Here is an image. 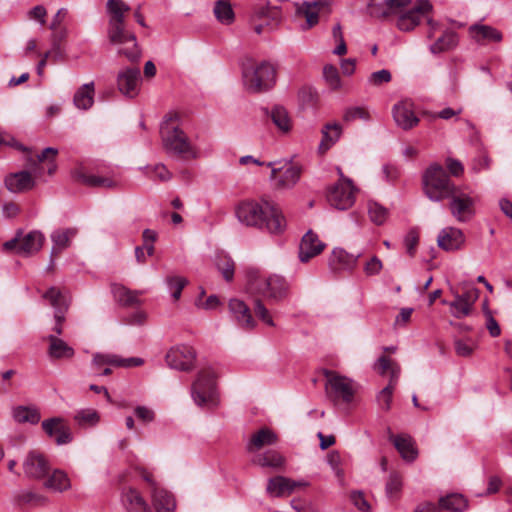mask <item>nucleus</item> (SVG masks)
Returning <instances> with one entry per match:
<instances>
[{"mask_svg": "<svg viewBox=\"0 0 512 512\" xmlns=\"http://www.w3.org/2000/svg\"><path fill=\"white\" fill-rule=\"evenodd\" d=\"M389 439L405 461L412 462L417 458L418 452L410 436L391 434Z\"/></svg>", "mask_w": 512, "mask_h": 512, "instance_id": "f704fd0d", "label": "nucleus"}, {"mask_svg": "<svg viewBox=\"0 0 512 512\" xmlns=\"http://www.w3.org/2000/svg\"><path fill=\"white\" fill-rule=\"evenodd\" d=\"M423 190L433 202H441L453 193L456 186L445 169L437 164H431L423 174Z\"/></svg>", "mask_w": 512, "mask_h": 512, "instance_id": "7ed1b4c3", "label": "nucleus"}, {"mask_svg": "<svg viewBox=\"0 0 512 512\" xmlns=\"http://www.w3.org/2000/svg\"><path fill=\"white\" fill-rule=\"evenodd\" d=\"M242 74L244 86L251 93L267 91L275 83V69L268 62L248 60L243 65Z\"/></svg>", "mask_w": 512, "mask_h": 512, "instance_id": "39448f33", "label": "nucleus"}, {"mask_svg": "<svg viewBox=\"0 0 512 512\" xmlns=\"http://www.w3.org/2000/svg\"><path fill=\"white\" fill-rule=\"evenodd\" d=\"M95 84L93 81L81 85L75 92L73 103L80 110H89L94 104Z\"/></svg>", "mask_w": 512, "mask_h": 512, "instance_id": "e433bc0d", "label": "nucleus"}, {"mask_svg": "<svg viewBox=\"0 0 512 512\" xmlns=\"http://www.w3.org/2000/svg\"><path fill=\"white\" fill-rule=\"evenodd\" d=\"M141 72L137 67H125L117 74L118 90L128 98H134L140 91Z\"/></svg>", "mask_w": 512, "mask_h": 512, "instance_id": "f3484780", "label": "nucleus"}, {"mask_svg": "<svg viewBox=\"0 0 512 512\" xmlns=\"http://www.w3.org/2000/svg\"><path fill=\"white\" fill-rule=\"evenodd\" d=\"M11 415L13 420L19 424H37L41 419L38 408L34 405H18L12 408Z\"/></svg>", "mask_w": 512, "mask_h": 512, "instance_id": "c9c22d12", "label": "nucleus"}, {"mask_svg": "<svg viewBox=\"0 0 512 512\" xmlns=\"http://www.w3.org/2000/svg\"><path fill=\"white\" fill-rule=\"evenodd\" d=\"M442 304L449 306L451 315L457 319L465 318L473 311V308L470 305L461 300L459 293L457 292L454 293L453 301L442 300Z\"/></svg>", "mask_w": 512, "mask_h": 512, "instance_id": "49530a36", "label": "nucleus"}, {"mask_svg": "<svg viewBox=\"0 0 512 512\" xmlns=\"http://www.w3.org/2000/svg\"><path fill=\"white\" fill-rule=\"evenodd\" d=\"M49 346L47 349L48 356L53 360H69L74 357L75 350L63 339L57 335L51 334L47 336Z\"/></svg>", "mask_w": 512, "mask_h": 512, "instance_id": "c85d7f7f", "label": "nucleus"}, {"mask_svg": "<svg viewBox=\"0 0 512 512\" xmlns=\"http://www.w3.org/2000/svg\"><path fill=\"white\" fill-rule=\"evenodd\" d=\"M74 177L77 181L90 187L115 188L119 183L113 176L89 174L82 168L75 170Z\"/></svg>", "mask_w": 512, "mask_h": 512, "instance_id": "c756f323", "label": "nucleus"}, {"mask_svg": "<svg viewBox=\"0 0 512 512\" xmlns=\"http://www.w3.org/2000/svg\"><path fill=\"white\" fill-rule=\"evenodd\" d=\"M392 113L397 126L403 130H410L419 123V118L415 115L413 104L410 101H401L395 104Z\"/></svg>", "mask_w": 512, "mask_h": 512, "instance_id": "4be33fe9", "label": "nucleus"}, {"mask_svg": "<svg viewBox=\"0 0 512 512\" xmlns=\"http://www.w3.org/2000/svg\"><path fill=\"white\" fill-rule=\"evenodd\" d=\"M254 312L256 317L261 320L263 323L270 327L275 326V322L270 314V311L266 308L263 301L260 299H255L254 301Z\"/></svg>", "mask_w": 512, "mask_h": 512, "instance_id": "13d9d810", "label": "nucleus"}, {"mask_svg": "<svg viewBox=\"0 0 512 512\" xmlns=\"http://www.w3.org/2000/svg\"><path fill=\"white\" fill-rule=\"evenodd\" d=\"M45 237L37 230L22 235L18 232L16 236L3 244L5 250H16L17 253L30 256L37 253L43 246Z\"/></svg>", "mask_w": 512, "mask_h": 512, "instance_id": "4468645a", "label": "nucleus"}, {"mask_svg": "<svg viewBox=\"0 0 512 512\" xmlns=\"http://www.w3.org/2000/svg\"><path fill=\"white\" fill-rule=\"evenodd\" d=\"M45 433L55 439L58 445H64L72 441L71 430L60 417H54L42 422Z\"/></svg>", "mask_w": 512, "mask_h": 512, "instance_id": "412c9836", "label": "nucleus"}, {"mask_svg": "<svg viewBox=\"0 0 512 512\" xmlns=\"http://www.w3.org/2000/svg\"><path fill=\"white\" fill-rule=\"evenodd\" d=\"M229 311L238 326L242 329L253 330L256 327L257 323L244 301L231 299L229 301Z\"/></svg>", "mask_w": 512, "mask_h": 512, "instance_id": "5701e85b", "label": "nucleus"}, {"mask_svg": "<svg viewBox=\"0 0 512 512\" xmlns=\"http://www.w3.org/2000/svg\"><path fill=\"white\" fill-rule=\"evenodd\" d=\"M109 42L116 46L118 56L125 57L131 63H137L142 56L136 35L126 29L125 22L108 24Z\"/></svg>", "mask_w": 512, "mask_h": 512, "instance_id": "20e7f679", "label": "nucleus"}, {"mask_svg": "<svg viewBox=\"0 0 512 512\" xmlns=\"http://www.w3.org/2000/svg\"><path fill=\"white\" fill-rule=\"evenodd\" d=\"M196 306L200 309L204 310H214L220 306V300L215 295H210L208 298L203 299L202 296L198 297L196 300Z\"/></svg>", "mask_w": 512, "mask_h": 512, "instance_id": "69168bd1", "label": "nucleus"}, {"mask_svg": "<svg viewBox=\"0 0 512 512\" xmlns=\"http://www.w3.org/2000/svg\"><path fill=\"white\" fill-rule=\"evenodd\" d=\"M342 134V127L337 123L326 124L322 129V141L319 145V151L325 153L334 145Z\"/></svg>", "mask_w": 512, "mask_h": 512, "instance_id": "79ce46f5", "label": "nucleus"}, {"mask_svg": "<svg viewBox=\"0 0 512 512\" xmlns=\"http://www.w3.org/2000/svg\"><path fill=\"white\" fill-rule=\"evenodd\" d=\"M324 376L326 377L325 391L332 401L352 402L356 393V387L352 379L331 370H324Z\"/></svg>", "mask_w": 512, "mask_h": 512, "instance_id": "1a4fd4ad", "label": "nucleus"}, {"mask_svg": "<svg viewBox=\"0 0 512 512\" xmlns=\"http://www.w3.org/2000/svg\"><path fill=\"white\" fill-rule=\"evenodd\" d=\"M448 199L450 213L458 222H467L473 218L476 197L471 191L458 186Z\"/></svg>", "mask_w": 512, "mask_h": 512, "instance_id": "9d476101", "label": "nucleus"}, {"mask_svg": "<svg viewBox=\"0 0 512 512\" xmlns=\"http://www.w3.org/2000/svg\"><path fill=\"white\" fill-rule=\"evenodd\" d=\"M357 119L369 121L371 119L369 110L364 106H353L345 109L343 114L345 122H352Z\"/></svg>", "mask_w": 512, "mask_h": 512, "instance_id": "5fc2aeb1", "label": "nucleus"}, {"mask_svg": "<svg viewBox=\"0 0 512 512\" xmlns=\"http://www.w3.org/2000/svg\"><path fill=\"white\" fill-rule=\"evenodd\" d=\"M278 441V436L269 428H262L254 433L247 444L250 452L260 450L264 446L274 445Z\"/></svg>", "mask_w": 512, "mask_h": 512, "instance_id": "58836bf2", "label": "nucleus"}, {"mask_svg": "<svg viewBox=\"0 0 512 512\" xmlns=\"http://www.w3.org/2000/svg\"><path fill=\"white\" fill-rule=\"evenodd\" d=\"M469 34L471 38L479 44L499 43L503 39L501 31L498 29L483 24H474L469 27Z\"/></svg>", "mask_w": 512, "mask_h": 512, "instance_id": "cd10ccee", "label": "nucleus"}, {"mask_svg": "<svg viewBox=\"0 0 512 512\" xmlns=\"http://www.w3.org/2000/svg\"><path fill=\"white\" fill-rule=\"evenodd\" d=\"M323 76L331 89L337 90L341 87L340 75L335 66L325 65L323 68Z\"/></svg>", "mask_w": 512, "mask_h": 512, "instance_id": "4d7b16f0", "label": "nucleus"}, {"mask_svg": "<svg viewBox=\"0 0 512 512\" xmlns=\"http://www.w3.org/2000/svg\"><path fill=\"white\" fill-rule=\"evenodd\" d=\"M152 502L156 512H174L176 502L171 493L159 487L152 491Z\"/></svg>", "mask_w": 512, "mask_h": 512, "instance_id": "a19ab883", "label": "nucleus"}, {"mask_svg": "<svg viewBox=\"0 0 512 512\" xmlns=\"http://www.w3.org/2000/svg\"><path fill=\"white\" fill-rule=\"evenodd\" d=\"M267 214L265 215L264 227L272 234L282 233L286 227V221L281 211L276 207L265 203Z\"/></svg>", "mask_w": 512, "mask_h": 512, "instance_id": "ea45409f", "label": "nucleus"}, {"mask_svg": "<svg viewBox=\"0 0 512 512\" xmlns=\"http://www.w3.org/2000/svg\"><path fill=\"white\" fill-rule=\"evenodd\" d=\"M324 248L325 244L319 239L318 235L309 230L302 237L299 246V259L301 262H308L311 258L320 254Z\"/></svg>", "mask_w": 512, "mask_h": 512, "instance_id": "b1692460", "label": "nucleus"}, {"mask_svg": "<svg viewBox=\"0 0 512 512\" xmlns=\"http://www.w3.org/2000/svg\"><path fill=\"white\" fill-rule=\"evenodd\" d=\"M234 214L243 225L264 228L267 210L266 206L256 200L245 199L235 205Z\"/></svg>", "mask_w": 512, "mask_h": 512, "instance_id": "9b49d317", "label": "nucleus"}, {"mask_svg": "<svg viewBox=\"0 0 512 512\" xmlns=\"http://www.w3.org/2000/svg\"><path fill=\"white\" fill-rule=\"evenodd\" d=\"M306 482L295 481L287 477L276 476L270 478L267 484V492L274 497L290 495L297 488L305 487Z\"/></svg>", "mask_w": 512, "mask_h": 512, "instance_id": "393cba45", "label": "nucleus"}, {"mask_svg": "<svg viewBox=\"0 0 512 512\" xmlns=\"http://www.w3.org/2000/svg\"><path fill=\"white\" fill-rule=\"evenodd\" d=\"M165 283L174 300H178L181 296L183 288L187 285L188 280L182 276H167Z\"/></svg>", "mask_w": 512, "mask_h": 512, "instance_id": "603ef678", "label": "nucleus"}, {"mask_svg": "<svg viewBox=\"0 0 512 512\" xmlns=\"http://www.w3.org/2000/svg\"><path fill=\"white\" fill-rule=\"evenodd\" d=\"M391 79V72L387 69H381L370 74L368 83L372 86L380 87L383 84L389 83Z\"/></svg>", "mask_w": 512, "mask_h": 512, "instance_id": "bf43d9fd", "label": "nucleus"}, {"mask_svg": "<svg viewBox=\"0 0 512 512\" xmlns=\"http://www.w3.org/2000/svg\"><path fill=\"white\" fill-rule=\"evenodd\" d=\"M22 466L25 475L33 479L44 478L50 469L47 458L38 451H30L25 457Z\"/></svg>", "mask_w": 512, "mask_h": 512, "instance_id": "aec40b11", "label": "nucleus"}, {"mask_svg": "<svg viewBox=\"0 0 512 512\" xmlns=\"http://www.w3.org/2000/svg\"><path fill=\"white\" fill-rule=\"evenodd\" d=\"M429 0H417L416 4L407 12L401 14L397 20V27L402 31H411L419 25L421 18L432 11Z\"/></svg>", "mask_w": 512, "mask_h": 512, "instance_id": "a211bd4d", "label": "nucleus"}, {"mask_svg": "<svg viewBox=\"0 0 512 512\" xmlns=\"http://www.w3.org/2000/svg\"><path fill=\"white\" fill-rule=\"evenodd\" d=\"M111 292L114 300L123 306H134L139 303L138 292L131 291L123 285L112 284Z\"/></svg>", "mask_w": 512, "mask_h": 512, "instance_id": "37998d69", "label": "nucleus"}, {"mask_svg": "<svg viewBox=\"0 0 512 512\" xmlns=\"http://www.w3.org/2000/svg\"><path fill=\"white\" fill-rule=\"evenodd\" d=\"M351 500L353 504L362 512H370L371 507L364 497V494L360 491L351 493Z\"/></svg>", "mask_w": 512, "mask_h": 512, "instance_id": "774afa93", "label": "nucleus"}, {"mask_svg": "<svg viewBox=\"0 0 512 512\" xmlns=\"http://www.w3.org/2000/svg\"><path fill=\"white\" fill-rule=\"evenodd\" d=\"M247 288L251 293L262 295L277 303L288 297L290 286L282 276L263 277L257 270H249L247 272Z\"/></svg>", "mask_w": 512, "mask_h": 512, "instance_id": "f03ea898", "label": "nucleus"}, {"mask_svg": "<svg viewBox=\"0 0 512 512\" xmlns=\"http://www.w3.org/2000/svg\"><path fill=\"white\" fill-rule=\"evenodd\" d=\"M216 379L217 376L211 368L199 372L191 388V396L197 406L213 408L219 405L220 396Z\"/></svg>", "mask_w": 512, "mask_h": 512, "instance_id": "423d86ee", "label": "nucleus"}, {"mask_svg": "<svg viewBox=\"0 0 512 512\" xmlns=\"http://www.w3.org/2000/svg\"><path fill=\"white\" fill-rule=\"evenodd\" d=\"M196 359L195 350L188 345L172 347L166 354L167 365L176 370L188 371L194 366Z\"/></svg>", "mask_w": 512, "mask_h": 512, "instance_id": "2eb2a0df", "label": "nucleus"}, {"mask_svg": "<svg viewBox=\"0 0 512 512\" xmlns=\"http://www.w3.org/2000/svg\"><path fill=\"white\" fill-rule=\"evenodd\" d=\"M402 488V477L397 472H392L389 475L386 483V494L389 497H393L400 492Z\"/></svg>", "mask_w": 512, "mask_h": 512, "instance_id": "680f3d73", "label": "nucleus"}, {"mask_svg": "<svg viewBox=\"0 0 512 512\" xmlns=\"http://www.w3.org/2000/svg\"><path fill=\"white\" fill-rule=\"evenodd\" d=\"M374 370L381 376H384L387 373L390 375L389 384L384 387L377 396V402L380 408L384 411H388L391 408L392 395L398 382L401 368L398 363L383 355L380 356L374 364Z\"/></svg>", "mask_w": 512, "mask_h": 512, "instance_id": "6e6552de", "label": "nucleus"}, {"mask_svg": "<svg viewBox=\"0 0 512 512\" xmlns=\"http://www.w3.org/2000/svg\"><path fill=\"white\" fill-rule=\"evenodd\" d=\"M418 243H419V232L416 228H412L407 232V234L404 238V244L406 247V251L411 257H413L415 255Z\"/></svg>", "mask_w": 512, "mask_h": 512, "instance_id": "052dcab7", "label": "nucleus"}, {"mask_svg": "<svg viewBox=\"0 0 512 512\" xmlns=\"http://www.w3.org/2000/svg\"><path fill=\"white\" fill-rule=\"evenodd\" d=\"M136 417L143 423L153 422L155 419V412L146 406H137L134 409Z\"/></svg>", "mask_w": 512, "mask_h": 512, "instance_id": "338daca9", "label": "nucleus"}, {"mask_svg": "<svg viewBox=\"0 0 512 512\" xmlns=\"http://www.w3.org/2000/svg\"><path fill=\"white\" fill-rule=\"evenodd\" d=\"M74 420L82 427H90L99 422V414L93 409H83L76 412Z\"/></svg>", "mask_w": 512, "mask_h": 512, "instance_id": "864d4df0", "label": "nucleus"}, {"mask_svg": "<svg viewBox=\"0 0 512 512\" xmlns=\"http://www.w3.org/2000/svg\"><path fill=\"white\" fill-rule=\"evenodd\" d=\"M106 6L109 14L108 24L125 22V13L130 10V7L124 1L108 0Z\"/></svg>", "mask_w": 512, "mask_h": 512, "instance_id": "c03bdc74", "label": "nucleus"}, {"mask_svg": "<svg viewBox=\"0 0 512 512\" xmlns=\"http://www.w3.org/2000/svg\"><path fill=\"white\" fill-rule=\"evenodd\" d=\"M121 500L128 512H151L149 505L140 492L134 488H124Z\"/></svg>", "mask_w": 512, "mask_h": 512, "instance_id": "7c9ffc66", "label": "nucleus"}, {"mask_svg": "<svg viewBox=\"0 0 512 512\" xmlns=\"http://www.w3.org/2000/svg\"><path fill=\"white\" fill-rule=\"evenodd\" d=\"M457 34L453 31H445L430 47L432 53H441L457 45Z\"/></svg>", "mask_w": 512, "mask_h": 512, "instance_id": "09e8293b", "label": "nucleus"}, {"mask_svg": "<svg viewBox=\"0 0 512 512\" xmlns=\"http://www.w3.org/2000/svg\"><path fill=\"white\" fill-rule=\"evenodd\" d=\"M44 298L47 299L52 307L55 308V320L56 324L63 323L65 319V311L68 307V301L66 296H64L60 290H58L55 287H51L48 289L45 294Z\"/></svg>", "mask_w": 512, "mask_h": 512, "instance_id": "72a5a7b5", "label": "nucleus"}, {"mask_svg": "<svg viewBox=\"0 0 512 512\" xmlns=\"http://www.w3.org/2000/svg\"><path fill=\"white\" fill-rule=\"evenodd\" d=\"M254 462L261 467L279 468L284 464V458L277 451L268 450L263 454H259Z\"/></svg>", "mask_w": 512, "mask_h": 512, "instance_id": "8fccbe9b", "label": "nucleus"}, {"mask_svg": "<svg viewBox=\"0 0 512 512\" xmlns=\"http://www.w3.org/2000/svg\"><path fill=\"white\" fill-rule=\"evenodd\" d=\"M179 116L168 115L161 124L160 134L165 151L184 159L197 157V151L185 132L179 127Z\"/></svg>", "mask_w": 512, "mask_h": 512, "instance_id": "f257e3e1", "label": "nucleus"}, {"mask_svg": "<svg viewBox=\"0 0 512 512\" xmlns=\"http://www.w3.org/2000/svg\"><path fill=\"white\" fill-rule=\"evenodd\" d=\"M57 154V149L53 147H47L39 155H37V161L34 163V167L32 168L34 176L40 177L41 170L44 167L47 168L48 174L52 175L57 169V165L55 163Z\"/></svg>", "mask_w": 512, "mask_h": 512, "instance_id": "473e14b6", "label": "nucleus"}, {"mask_svg": "<svg viewBox=\"0 0 512 512\" xmlns=\"http://www.w3.org/2000/svg\"><path fill=\"white\" fill-rule=\"evenodd\" d=\"M383 268L382 261L377 256H372L364 265V272L367 276H375Z\"/></svg>", "mask_w": 512, "mask_h": 512, "instance_id": "0e129e2a", "label": "nucleus"}, {"mask_svg": "<svg viewBox=\"0 0 512 512\" xmlns=\"http://www.w3.org/2000/svg\"><path fill=\"white\" fill-rule=\"evenodd\" d=\"M298 98L302 106H312L317 101V93L313 88L305 86L299 90Z\"/></svg>", "mask_w": 512, "mask_h": 512, "instance_id": "e2e57ef3", "label": "nucleus"}, {"mask_svg": "<svg viewBox=\"0 0 512 512\" xmlns=\"http://www.w3.org/2000/svg\"><path fill=\"white\" fill-rule=\"evenodd\" d=\"M266 166L271 168L270 180L280 190L293 188L299 182L303 171L302 165L286 159L267 162Z\"/></svg>", "mask_w": 512, "mask_h": 512, "instance_id": "0eeeda50", "label": "nucleus"}, {"mask_svg": "<svg viewBox=\"0 0 512 512\" xmlns=\"http://www.w3.org/2000/svg\"><path fill=\"white\" fill-rule=\"evenodd\" d=\"M45 486L54 491L63 492L71 487L70 479L62 470H54L45 482Z\"/></svg>", "mask_w": 512, "mask_h": 512, "instance_id": "de8ad7c7", "label": "nucleus"}, {"mask_svg": "<svg viewBox=\"0 0 512 512\" xmlns=\"http://www.w3.org/2000/svg\"><path fill=\"white\" fill-rule=\"evenodd\" d=\"M144 364V360L140 357L123 358L113 353H96L93 355L92 366L95 369L105 367H121L130 368L138 367Z\"/></svg>", "mask_w": 512, "mask_h": 512, "instance_id": "6ab92c4d", "label": "nucleus"}, {"mask_svg": "<svg viewBox=\"0 0 512 512\" xmlns=\"http://www.w3.org/2000/svg\"><path fill=\"white\" fill-rule=\"evenodd\" d=\"M331 8L328 0L304 1L296 5V14L304 17L306 22L303 29H310L318 24L320 14H330Z\"/></svg>", "mask_w": 512, "mask_h": 512, "instance_id": "dca6fc26", "label": "nucleus"}, {"mask_svg": "<svg viewBox=\"0 0 512 512\" xmlns=\"http://www.w3.org/2000/svg\"><path fill=\"white\" fill-rule=\"evenodd\" d=\"M440 508H443L450 512H462L467 506L468 502L461 494H450L446 497H442L439 500Z\"/></svg>", "mask_w": 512, "mask_h": 512, "instance_id": "a18cd8bd", "label": "nucleus"}, {"mask_svg": "<svg viewBox=\"0 0 512 512\" xmlns=\"http://www.w3.org/2000/svg\"><path fill=\"white\" fill-rule=\"evenodd\" d=\"M339 173L341 179L328 189L327 201L335 209L347 210L355 202V188L351 180L344 178L341 171Z\"/></svg>", "mask_w": 512, "mask_h": 512, "instance_id": "ddd939ff", "label": "nucleus"}, {"mask_svg": "<svg viewBox=\"0 0 512 512\" xmlns=\"http://www.w3.org/2000/svg\"><path fill=\"white\" fill-rule=\"evenodd\" d=\"M465 238L463 232L455 227H447L441 230L438 235V246L445 251H455L464 244Z\"/></svg>", "mask_w": 512, "mask_h": 512, "instance_id": "bb28decb", "label": "nucleus"}, {"mask_svg": "<svg viewBox=\"0 0 512 512\" xmlns=\"http://www.w3.org/2000/svg\"><path fill=\"white\" fill-rule=\"evenodd\" d=\"M357 259L358 256L349 254L341 248H335L328 259V265L334 272L349 270L355 267Z\"/></svg>", "mask_w": 512, "mask_h": 512, "instance_id": "2f4dec72", "label": "nucleus"}, {"mask_svg": "<svg viewBox=\"0 0 512 512\" xmlns=\"http://www.w3.org/2000/svg\"><path fill=\"white\" fill-rule=\"evenodd\" d=\"M76 234L77 229L75 228L57 229L53 231L51 234V240L53 242L51 256L53 257L68 248L71 240L76 236Z\"/></svg>", "mask_w": 512, "mask_h": 512, "instance_id": "4c0bfd02", "label": "nucleus"}, {"mask_svg": "<svg viewBox=\"0 0 512 512\" xmlns=\"http://www.w3.org/2000/svg\"><path fill=\"white\" fill-rule=\"evenodd\" d=\"M271 119L282 132H289L291 130V119L284 107H274L271 112Z\"/></svg>", "mask_w": 512, "mask_h": 512, "instance_id": "3c124183", "label": "nucleus"}, {"mask_svg": "<svg viewBox=\"0 0 512 512\" xmlns=\"http://www.w3.org/2000/svg\"><path fill=\"white\" fill-rule=\"evenodd\" d=\"M368 214L373 223L382 225L388 217V210L376 202H369Z\"/></svg>", "mask_w": 512, "mask_h": 512, "instance_id": "6e6d98bb", "label": "nucleus"}, {"mask_svg": "<svg viewBox=\"0 0 512 512\" xmlns=\"http://www.w3.org/2000/svg\"><path fill=\"white\" fill-rule=\"evenodd\" d=\"M280 20V8L272 6L269 2L256 5L250 18L257 34L263 33L266 29L273 30L280 23Z\"/></svg>", "mask_w": 512, "mask_h": 512, "instance_id": "f8f14e48", "label": "nucleus"}, {"mask_svg": "<svg viewBox=\"0 0 512 512\" xmlns=\"http://www.w3.org/2000/svg\"><path fill=\"white\" fill-rule=\"evenodd\" d=\"M35 178L28 171H19L8 174L4 179V184L11 193H22L35 186Z\"/></svg>", "mask_w": 512, "mask_h": 512, "instance_id": "a878e982", "label": "nucleus"}]
</instances>
